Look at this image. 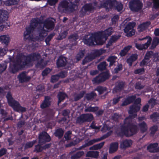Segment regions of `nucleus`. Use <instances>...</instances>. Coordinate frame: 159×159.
I'll list each match as a JSON object with an SVG mask.
<instances>
[{"label": "nucleus", "mask_w": 159, "mask_h": 159, "mask_svg": "<svg viewBox=\"0 0 159 159\" xmlns=\"http://www.w3.org/2000/svg\"><path fill=\"white\" fill-rule=\"evenodd\" d=\"M59 78V77L58 74L52 76L51 80V81L53 83L57 81Z\"/></svg>", "instance_id": "nucleus-59"}, {"label": "nucleus", "mask_w": 159, "mask_h": 159, "mask_svg": "<svg viewBox=\"0 0 159 159\" xmlns=\"http://www.w3.org/2000/svg\"><path fill=\"white\" fill-rule=\"evenodd\" d=\"M142 7V4L139 0H133L129 2V8L132 11H138Z\"/></svg>", "instance_id": "nucleus-10"}, {"label": "nucleus", "mask_w": 159, "mask_h": 159, "mask_svg": "<svg viewBox=\"0 0 159 159\" xmlns=\"http://www.w3.org/2000/svg\"><path fill=\"white\" fill-rule=\"evenodd\" d=\"M97 3L95 2L93 4H87L82 8L81 12L83 14H85L87 11H91L97 6Z\"/></svg>", "instance_id": "nucleus-14"}, {"label": "nucleus", "mask_w": 159, "mask_h": 159, "mask_svg": "<svg viewBox=\"0 0 159 159\" xmlns=\"http://www.w3.org/2000/svg\"><path fill=\"white\" fill-rule=\"evenodd\" d=\"M153 2L154 8H159V0H153Z\"/></svg>", "instance_id": "nucleus-62"}, {"label": "nucleus", "mask_w": 159, "mask_h": 159, "mask_svg": "<svg viewBox=\"0 0 159 159\" xmlns=\"http://www.w3.org/2000/svg\"><path fill=\"white\" fill-rule=\"evenodd\" d=\"M10 39L9 36L3 35L0 36V42H2L6 45H7L9 43Z\"/></svg>", "instance_id": "nucleus-26"}, {"label": "nucleus", "mask_w": 159, "mask_h": 159, "mask_svg": "<svg viewBox=\"0 0 159 159\" xmlns=\"http://www.w3.org/2000/svg\"><path fill=\"white\" fill-rule=\"evenodd\" d=\"M141 102V98H138L135 101L134 104L130 107L129 113L130 114H134L126 118L124 120L123 125L121 127V132L126 136H130L136 134L138 131L137 126L134 124L132 118L137 116L136 113L140 109V106L138 104Z\"/></svg>", "instance_id": "nucleus-2"}, {"label": "nucleus", "mask_w": 159, "mask_h": 159, "mask_svg": "<svg viewBox=\"0 0 159 159\" xmlns=\"http://www.w3.org/2000/svg\"><path fill=\"white\" fill-rule=\"evenodd\" d=\"M155 56V54L152 51H150L147 52L145 57H146V58L149 60L150 58H153Z\"/></svg>", "instance_id": "nucleus-44"}, {"label": "nucleus", "mask_w": 159, "mask_h": 159, "mask_svg": "<svg viewBox=\"0 0 159 159\" xmlns=\"http://www.w3.org/2000/svg\"><path fill=\"white\" fill-rule=\"evenodd\" d=\"M113 31V29L110 27L104 31L86 36L83 41L84 44L89 45H102L105 42L107 37L112 34Z\"/></svg>", "instance_id": "nucleus-3"}, {"label": "nucleus", "mask_w": 159, "mask_h": 159, "mask_svg": "<svg viewBox=\"0 0 159 159\" xmlns=\"http://www.w3.org/2000/svg\"><path fill=\"white\" fill-rule=\"evenodd\" d=\"M102 7L106 8L107 11H109V8H114L119 11L122 10L123 7L122 4L120 2H117L116 0H107Z\"/></svg>", "instance_id": "nucleus-7"}, {"label": "nucleus", "mask_w": 159, "mask_h": 159, "mask_svg": "<svg viewBox=\"0 0 159 159\" xmlns=\"http://www.w3.org/2000/svg\"><path fill=\"white\" fill-rule=\"evenodd\" d=\"M84 93V92L82 91L79 93L75 94L74 95V100L76 101L79 100L83 96Z\"/></svg>", "instance_id": "nucleus-45"}, {"label": "nucleus", "mask_w": 159, "mask_h": 159, "mask_svg": "<svg viewBox=\"0 0 159 159\" xmlns=\"http://www.w3.org/2000/svg\"><path fill=\"white\" fill-rule=\"evenodd\" d=\"M131 48L132 46L130 45H129L125 47L120 52V55L121 56H125Z\"/></svg>", "instance_id": "nucleus-33"}, {"label": "nucleus", "mask_w": 159, "mask_h": 159, "mask_svg": "<svg viewBox=\"0 0 159 159\" xmlns=\"http://www.w3.org/2000/svg\"><path fill=\"white\" fill-rule=\"evenodd\" d=\"M120 36H113L110 40L108 42V43L107 44V46L111 45L113 43L116 41L119 38Z\"/></svg>", "instance_id": "nucleus-40"}, {"label": "nucleus", "mask_w": 159, "mask_h": 159, "mask_svg": "<svg viewBox=\"0 0 159 159\" xmlns=\"http://www.w3.org/2000/svg\"><path fill=\"white\" fill-rule=\"evenodd\" d=\"M118 143L117 142H114L111 144L109 149V152L112 153L116 151L118 148Z\"/></svg>", "instance_id": "nucleus-24"}, {"label": "nucleus", "mask_w": 159, "mask_h": 159, "mask_svg": "<svg viewBox=\"0 0 159 159\" xmlns=\"http://www.w3.org/2000/svg\"><path fill=\"white\" fill-rule=\"evenodd\" d=\"M109 77V75L108 72H102L98 76L94 78L92 81L93 83L98 84L104 81Z\"/></svg>", "instance_id": "nucleus-12"}, {"label": "nucleus", "mask_w": 159, "mask_h": 159, "mask_svg": "<svg viewBox=\"0 0 159 159\" xmlns=\"http://www.w3.org/2000/svg\"><path fill=\"white\" fill-rule=\"evenodd\" d=\"M159 43V38L155 37L153 39L152 43L150 48L152 49L156 47V46Z\"/></svg>", "instance_id": "nucleus-41"}, {"label": "nucleus", "mask_w": 159, "mask_h": 159, "mask_svg": "<svg viewBox=\"0 0 159 159\" xmlns=\"http://www.w3.org/2000/svg\"><path fill=\"white\" fill-rule=\"evenodd\" d=\"M112 119L115 121H117L121 119V116L117 113H115L112 117Z\"/></svg>", "instance_id": "nucleus-55"}, {"label": "nucleus", "mask_w": 159, "mask_h": 159, "mask_svg": "<svg viewBox=\"0 0 159 159\" xmlns=\"http://www.w3.org/2000/svg\"><path fill=\"white\" fill-rule=\"evenodd\" d=\"M151 44V39H149L147 41V42L144 44H139L137 43L135 44L136 47L140 50H142L143 49H146L148 48Z\"/></svg>", "instance_id": "nucleus-21"}, {"label": "nucleus", "mask_w": 159, "mask_h": 159, "mask_svg": "<svg viewBox=\"0 0 159 159\" xmlns=\"http://www.w3.org/2000/svg\"><path fill=\"white\" fill-rule=\"evenodd\" d=\"M158 143H157L151 144L147 147V150L150 152H159V147L157 148Z\"/></svg>", "instance_id": "nucleus-20"}, {"label": "nucleus", "mask_w": 159, "mask_h": 159, "mask_svg": "<svg viewBox=\"0 0 159 159\" xmlns=\"http://www.w3.org/2000/svg\"><path fill=\"white\" fill-rule=\"evenodd\" d=\"M7 63L6 61L0 64V74L4 71L7 68Z\"/></svg>", "instance_id": "nucleus-49"}, {"label": "nucleus", "mask_w": 159, "mask_h": 159, "mask_svg": "<svg viewBox=\"0 0 159 159\" xmlns=\"http://www.w3.org/2000/svg\"><path fill=\"white\" fill-rule=\"evenodd\" d=\"M66 97V95L64 93L60 92L58 95V103L59 104L62 101L64 100Z\"/></svg>", "instance_id": "nucleus-36"}, {"label": "nucleus", "mask_w": 159, "mask_h": 159, "mask_svg": "<svg viewBox=\"0 0 159 159\" xmlns=\"http://www.w3.org/2000/svg\"><path fill=\"white\" fill-rule=\"evenodd\" d=\"M136 97L135 96H132L127 98L122 104V106L127 105L131 102H133L135 99Z\"/></svg>", "instance_id": "nucleus-29"}, {"label": "nucleus", "mask_w": 159, "mask_h": 159, "mask_svg": "<svg viewBox=\"0 0 159 159\" xmlns=\"http://www.w3.org/2000/svg\"><path fill=\"white\" fill-rule=\"evenodd\" d=\"M149 62V60L147 59L146 58V57H144V59L143 61L141 62L140 64L141 66H143L147 65Z\"/></svg>", "instance_id": "nucleus-63"}, {"label": "nucleus", "mask_w": 159, "mask_h": 159, "mask_svg": "<svg viewBox=\"0 0 159 159\" xmlns=\"http://www.w3.org/2000/svg\"><path fill=\"white\" fill-rule=\"evenodd\" d=\"M124 85V83L123 82H118L116 84V86L114 89L113 92L114 93L119 91L123 89Z\"/></svg>", "instance_id": "nucleus-25"}, {"label": "nucleus", "mask_w": 159, "mask_h": 159, "mask_svg": "<svg viewBox=\"0 0 159 159\" xmlns=\"http://www.w3.org/2000/svg\"><path fill=\"white\" fill-rule=\"evenodd\" d=\"M85 53V51L84 50L80 51L77 54L76 58L77 61L80 60L84 56Z\"/></svg>", "instance_id": "nucleus-47"}, {"label": "nucleus", "mask_w": 159, "mask_h": 159, "mask_svg": "<svg viewBox=\"0 0 159 159\" xmlns=\"http://www.w3.org/2000/svg\"><path fill=\"white\" fill-rule=\"evenodd\" d=\"M137 58V55L136 54L132 55L127 60V62L130 66H132L133 62L136 60Z\"/></svg>", "instance_id": "nucleus-28"}, {"label": "nucleus", "mask_w": 159, "mask_h": 159, "mask_svg": "<svg viewBox=\"0 0 159 159\" xmlns=\"http://www.w3.org/2000/svg\"><path fill=\"white\" fill-rule=\"evenodd\" d=\"M7 49L6 48H2L0 47V54L1 56H3L7 53Z\"/></svg>", "instance_id": "nucleus-57"}, {"label": "nucleus", "mask_w": 159, "mask_h": 159, "mask_svg": "<svg viewBox=\"0 0 159 159\" xmlns=\"http://www.w3.org/2000/svg\"><path fill=\"white\" fill-rule=\"evenodd\" d=\"M85 122L84 114L82 115L77 119L76 122L79 124H81Z\"/></svg>", "instance_id": "nucleus-48"}, {"label": "nucleus", "mask_w": 159, "mask_h": 159, "mask_svg": "<svg viewBox=\"0 0 159 159\" xmlns=\"http://www.w3.org/2000/svg\"><path fill=\"white\" fill-rule=\"evenodd\" d=\"M109 135V134H107L104 135L100 138L96 139H93L89 141L85 140V144L79 148H77L76 150H80L85 148L87 147L96 142H98L106 139L107 137Z\"/></svg>", "instance_id": "nucleus-9"}, {"label": "nucleus", "mask_w": 159, "mask_h": 159, "mask_svg": "<svg viewBox=\"0 0 159 159\" xmlns=\"http://www.w3.org/2000/svg\"><path fill=\"white\" fill-rule=\"evenodd\" d=\"M107 66L106 62H102L98 65V68L99 70H103L106 69Z\"/></svg>", "instance_id": "nucleus-46"}, {"label": "nucleus", "mask_w": 159, "mask_h": 159, "mask_svg": "<svg viewBox=\"0 0 159 159\" xmlns=\"http://www.w3.org/2000/svg\"><path fill=\"white\" fill-rule=\"evenodd\" d=\"M80 142L79 140L78 139H76V140L66 145V147H70L73 146H75L78 144Z\"/></svg>", "instance_id": "nucleus-53"}, {"label": "nucleus", "mask_w": 159, "mask_h": 159, "mask_svg": "<svg viewBox=\"0 0 159 159\" xmlns=\"http://www.w3.org/2000/svg\"><path fill=\"white\" fill-rule=\"evenodd\" d=\"M106 52V50L104 49H101L96 50L93 53H92L86 56L83 61V64H85L87 62L91 61L94 59L96 57L100 56Z\"/></svg>", "instance_id": "nucleus-8"}, {"label": "nucleus", "mask_w": 159, "mask_h": 159, "mask_svg": "<svg viewBox=\"0 0 159 159\" xmlns=\"http://www.w3.org/2000/svg\"><path fill=\"white\" fill-rule=\"evenodd\" d=\"M41 26V25L39 23V19L35 18L32 19L30 25L27 27L26 31L24 33V39H30L34 41L36 39H38L40 40H42L43 38L47 35V31L44 29L43 27H41L39 30V36L36 38H33L31 36L30 34L33 32L34 28L38 25Z\"/></svg>", "instance_id": "nucleus-4"}, {"label": "nucleus", "mask_w": 159, "mask_h": 159, "mask_svg": "<svg viewBox=\"0 0 159 159\" xmlns=\"http://www.w3.org/2000/svg\"><path fill=\"white\" fill-rule=\"evenodd\" d=\"M135 24V22H133L129 23L126 26L124 31L126 33L127 36H131L134 34L135 31L133 28Z\"/></svg>", "instance_id": "nucleus-11"}, {"label": "nucleus", "mask_w": 159, "mask_h": 159, "mask_svg": "<svg viewBox=\"0 0 159 159\" xmlns=\"http://www.w3.org/2000/svg\"><path fill=\"white\" fill-rule=\"evenodd\" d=\"M19 0H8L6 1L5 4L7 6L14 5L18 3Z\"/></svg>", "instance_id": "nucleus-43"}, {"label": "nucleus", "mask_w": 159, "mask_h": 159, "mask_svg": "<svg viewBox=\"0 0 159 159\" xmlns=\"http://www.w3.org/2000/svg\"><path fill=\"white\" fill-rule=\"evenodd\" d=\"M150 24V22L149 21H147L140 24L138 27V31L141 32L146 30L149 27Z\"/></svg>", "instance_id": "nucleus-23"}, {"label": "nucleus", "mask_w": 159, "mask_h": 159, "mask_svg": "<svg viewBox=\"0 0 159 159\" xmlns=\"http://www.w3.org/2000/svg\"><path fill=\"white\" fill-rule=\"evenodd\" d=\"M79 0H64L59 4L58 7L59 10L61 11H66L72 12L76 10L79 4Z\"/></svg>", "instance_id": "nucleus-5"}, {"label": "nucleus", "mask_w": 159, "mask_h": 159, "mask_svg": "<svg viewBox=\"0 0 159 159\" xmlns=\"http://www.w3.org/2000/svg\"><path fill=\"white\" fill-rule=\"evenodd\" d=\"M132 141L130 139L124 140L121 142L120 148L122 149H125L130 147L132 145Z\"/></svg>", "instance_id": "nucleus-18"}, {"label": "nucleus", "mask_w": 159, "mask_h": 159, "mask_svg": "<svg viewBox=\"0 0 159 159\" xmlns=\"http://www.w3.org/2000/svg\"><path fill=\"white\" fill-rule=\"evenodd\" d=\"M95 90L97 91L100 94H101L106 91V88L105 87L98 86L95 89Z\"/></svg>", "instance_id": "nucleus-51"}, {"label": "nucleus", "mask_w": 159, "mask_h": 159, "mask_svg": "<svg viewBox=\"0 0 159 159\" xmlns=\"http://www.w3.org/2000/svg\"><path fill=\"white\" fill-rule=\"evenodd\" d=\"M139 126L141 131L142 132H145L148 129L147 125L146 123L144 121L139 123Z\"/></svg>", "instance_id": "nucleus-30"}, {"label": "nucleus", "mask_w": 159, "mask_h": 159, "mask_svg": "<svg viewBox=\"0 0 159 159\" xmlns=\"http://www.w3.org/2000/svg\"><path fill=\"white\" fill-rule=\"evenodd\" d=\"M8 13L5 10H0V23H3L7 20Z\"/></svg>", "instance_id": "nucleus-19"}, {"label": "nucleus", "mask_w": 159, "mask_h": 159, "mask_svg": "<svg viewBox=\"0 0 159 159\" xmlns=\"http://www.w3.org/2000/svg\"><path fill=\"white\" fill-rule=\"evenodd\" d=\"M85 122H90L93 120V117L91 114H84Z\"/></svg>", "instance_id": "nucleus-39"}, {"label": "nucleus", "mask_w": 159, "mask_h": 159, "mask_svg": "<svg viewBox=\"0 0 159 159\" xmlns=\"http://www.w3.org/2000/svg\"><path fill=\"white\" fill-rule=\"evenodd\" d=\"M54 34H52L48 35L45 40L47 45L49 44V41L51 39L52 37L54 35Z\"/></svg>", "instance_id": "nucleus-58"}, {"label": "nucleus", "mask_w": 159, "mask_h": 159, "mask_svg": "<svg viewBox=\"0 0 159 159\" xmlns=\"http://www.w3.org/2000/svg\"><path fill=\"white\" fill-rule=\"evenodd\" d=\"M148 103L151 106V107H153L156 104L157 102L155 99L151 98L148 101Z\"/></svg>", "instance_id": "nucleus-56"}, {"label": "nucleus", "mask_w": 159, "mask_h": 159, "mask_svg": "<svg viewBox=\"0 0 159 159\" xmlns=\"http://www.w3.org/2000/svg\"><path fill=\"white\" fill-rule=\"evenodd\" d=\"M96 94L93 92L86 94L85 98L88 100H93L96 97Z\"/></svg>", "instance_id": "nucleus-35"}, {"label": "nucleus", "mask_w": 159, "mask_h": 159, "mask_svg": "<svg viewBox=\"0 0 159 159\" xmlns=\"http://www.w3.org/2000/svg\"><path fill=\"white\" fill-rule=\"evenodd\" d=\"M25 124V120H20L18 123L17 125L18 128H21Z\"/></svg>", "instance_id": "nucleus-64"}, {"label": "nucleus", "mask_w": 159, "mask_h": 159, "mask_svg": "<svg viewBox=\"0 0 159 159\" xmlns=\"http://www.w3.org/2000/svg\"><path fill=\"white\" fill-rule=\"evenodd\" d=\"M36 142V140H34L31 142L26 143L25 146V148L27 149L32 147Z\"/></svg>", "instance_id": "nucleus-50"}, {"label": "nucleus", "mask_w": 159, "mask_h": 159, "mask_svg": "<svg viewBox=\"0 0 159 159\" xmlns=\"http://www.w3.org/2000/svg\"><path fill=\"white\" fill-rule=\"evenodd\" d=\"M64 131L61 128L57 129L54 133L55 135L59 138H61L63 135Z\"/></svg>", "instance_id": "nucleus-37"}, {"label": "nucleus", "mask_w": 159, "mask_h": 159, "mask_svg": "<svg viewBox=\"0 0 159 159\" xmlns=\"http://www.w3.org/2000/svg\"><path fill=\"white\" fill-rule=\"evenodd\" d=\"M67 63L66 58L62 56H60L57 61V65L58 67L64 66Z\"/></svg>", "instance_id": "nucleus-17"}, {"label": "nucleus", "mask_w": 159, "mask_h": 159, "mask_svg": "<svg viewBox=\"0 0 159 159\" xmlns=\"http://www.w3.org/2000/svg\"><path fill=\"white\" fill-rule=\"evenodd\" d=\"M99 155V152L98 151H89L86 154L87 157L97 158Z\"/></svg>", "instance_id": "nucleus-31"}, {"label": "nucleus", "mask_w": 159, "mask_h": 159, "mask_svg": "<svg viewBox=\"0 0 159 159\" xmlns=\"http://www.w3.org/2000/svg\"><path fill=\"white\" fill-rule=\"evenodd\" d=\"M17 78L20 83H23L29 81L31 79V77L27 75L26 72H22L18 75Z\"/></svg>", "instance_id": "nucleus-15"}, {"label": "nucleus", "mask_w": 159, "mask_h": 159, "mask_svg": "<svg viewBox=\"0 0 159 159\" xmlns=\"http://www.w3.org/2000/svg\"><path fill=\"white\" fill-rule=\"evenodd\" d=\"M41 24H43V27H44L47 29H52L53 28L54 26L53 22L51 20L48 19L44 20Z\"/></svg>", "instance_id": "nucleus-16"}, {"label": "nucleus", "mask_w": 159, "mask_h": 159, "mask_svg": "<svg viewBox=\"0 0 159 159\" xmlns=\"http://www.w3.org/2000/svg\"><path fill=\"white\" fill-rule=\"evenodd\" d=\"M105 142H102L99 143L95 144L89 148L90 150H97L101 149L104 144Z\"/></svg>", "instance_id": "nucleus-32"}, {"label": "nucleus", "mask_w": 159, "mask_h": 159, "mask_svg": "<svg viewBox=\"0 0 159 159\" xmlns=\"http://www.w3.org/2000/svg\"><path fill=\"white\" fill-rule=\"evenodd\" d=\"M78 39V36L76 34H71L68 38L69 41L70 43H73L72 44L73 45H76L77 44L76 40Z\"/></svg>", "instance_id": "nucleus-27"}, {"label": "nucleus", "mask_w": 159, "mask_h": 159, "mask_svg": "<svg viewBox=\"0 0 159 159\" xmlns=\"http://www.w3.org/2000/svg\"><path fill=\"white\" fill-rule=\"evenodd\" d=\"M84 154L83 151H79L71 156V159H78L82 157Z\"/></svg>", "instance_id": "nucleus-34"}, {"label": "nucleus", "mask_w": 159, "mask_h": 159, "mask_svg": "<svg viewBox=\"0 0 159 159\" xmlns=\"http://www.w3.org/2000/svg\"><path fill=\"white\" fill-rule=\"evenodd\" d=\"M40 58V55L38 53H31L27 57L22 53L19 54L14 58L9 56L8 58L10 61L9 71L11 73H15L27 64L35 61H38L36 65L37 68H43L46 65L47 63L42 59L38 61Z\"/></svg>", "instance_id": "nucleus-1"}, {"label": "nucleus", "mask_w": 159, "mask_h": 159, "mask_svg": "<svg viewBox=\"0 0 159 159\" xmlns=\"http://www.w3.org/2000/svg\"><path fill=\"white\" fill-rule=\"evenodd\" d=\"M144 72V68H139L135 70L134 73L135 74H142Z\"/></svg>", "instance_id": "nucleus-60"}, {"label": "nucleus", "mask_w": 159, "mask_h": 159, "mask_svg": "<svg viewBox=\"0 0 159 159\" xmlns=\"http://www.w3.org/2000/svg\"><path fill=\"white\" fill-rule=\"evenodd\" d=\"M117 57L116 56H112L109 57L107 59V61L110 62L109 66L112 65L116 61Z\"/></svg>", "instance_id": "nucleus-38"}, {"label": "nucleus", "mask_w": 159, "mask_h": 159, "mask_svg": "<svg viewBox=\"0 0 159 159\" xmlns=\"http://www.w3.org/2000/svg\"><path fill=\"white\" fill-rule=\"evenodd\" d=\"M71 132L70 131H68L65 133L64 135V137L66 139L68 140L70 139L71 138Z\"/></svg>", "instance_id": "nucleus-61"}, {"label": "nucleus", "mask_w": 159, "mask_h": 159, "mask_svg": "<svg viewBox=\"0 0 159 159\" xmlns=\"http://www.w3.org/2000/svg\"><path fill=\"white\" fill-rule=\"evenodd\" d=\"M6 98L9 105L14 110L19 112H23L26 111V108L25 107L21 106L18 102L14 99L10 92H8L7 93Z\"/></svg>", "instance_id": "nucleus-6"}, {"label": "nucleus", "mask_w": 159, "mask_h": 159, "mask_svg": "<svg viewBox=\"0 0 159 159\" xmlns=\"http://www.w3.org/2000/svg\"><path fill=\"white\" fill-rule=\"evenodd\" d=\"M51 99L49 97H45L43 102L40 105L41 107L44 108L49 106L51 104Z\"/></svg>", "instance_id": "nucleus-22"}, {"label": "nucleus", "mask_w": 159, "mask_h": 159, "mask_svg": "<svg viewBox=\"0 0 159 159\" xmlns=\"http://www.w3.org/2000/svg\"><path fill=\"white\" fill-rule=\"evenodd\" d=\"M150 117L154 121H156L159 118V114L157 112L154 113L151 115Z\"/></svg>", "instance_id": "nucleus-52"}, {"label": "nucleus", "mask_w": 159, "mask_h": 159, "mask_svg": "<svg viewBox=\"0 0 159 159\" xmlns=\"http://www.w3.org/2000/svg\"><path fill=\"white\" fill-rule=\"evenodd\" d=\"M43 144H39L36 145L35 147V148L34 150V151L36 152H41L43 149V147H41V145H42Z\"/></svg>", "instance_id": "nucleus-54"}, {"label": "nucleus", "mask_w": 159, "mask_h": 159, "mask_svg": "<svg viewBox=\"0 0 159 159\" xmlns=\"http://www.w3.org/2000/svg\"><path fill=\"white\" fill-rule=\"evenodd\" d=\"M98 110V107H92L90 106L85 108L84 111L86 112H94Z\"/></svg>", "instance_id": "nucleus-42"}, {"label": "nucleus", "mask_w": 159, "mask_h": 159, "mask_svg": "<svg viewBox=\"0 0 159 159\" xmlns=\"http://www.w3.org/2000/svg\"><path fill=\"white\" fill-rule=\"evenodd\" d=\"M39 143L43 144L46 142H49L51 140V138L48 134L45 132H42L39 136Z\"/></svg>", "instance_id": "nucleus-13"}]
</instances>
